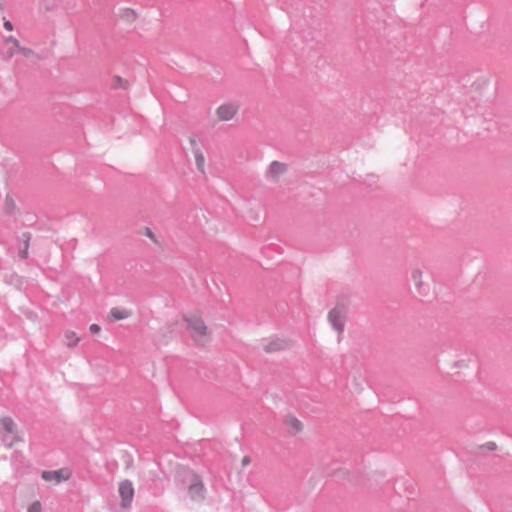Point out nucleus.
<instances>
[{
    "label": "nucleus",
    "instance_id": "nucleus-1",
    "mask_svg": "<svg viewBox=\"0 0 512 512\" xmlns=\"http://www.w3.org/2000/svg\"><path fill=\"white\" fill-rule=\"evenodd\" d=\"M182 482L186 486L191 500L200 502L205 499L206 489L201 477L192 470H184Z\"/></svg>",
    "mask_w": 512,
    "mask_h": 512
},
{
    "label": "nucleus",
    "instance_id": "nucleus-2",
    "mask_svg": "<svg viewBox=\"0 0 512 512\" xmlns=\"http://www.w3.org/2000/svg\"><path fill=\"white\" fill-rule=\"evenodd\" d=\"M1 431H3L2 441L8 448H11L15 443L22 442L23 437L17 431L16 424L10 417H3L0 419Z\"/></svg>",
    "mask_w": 512,
    "mask_h": 512
},
{
    "label": "nucleus",
    "instance_id": "nucleus-3",
    "mask_svg": "<svg viewBox=\"0 0 512 512\" xmlns=\"http://www.w3.org/2000/svg\"><path fill=\"white\" fill-rule=\"evenodd\" d=\"M185 321L192 338L197 342H201L202 338L206 335L207 332V327L203 320L199 317L192 316L185 318Z\"/></svg>",
    "mask_w": 512,
    "mask_h": 512
},
{
    "label": "nucleus",
    "instance_id": "nucleus-4",
    "mask_svg": "<svg viewBox=\"0 0 512 512\" xmlns=\"http://www.w3.org/2000/svg\"><path fill=\"white\" fill-rule=\"evenodd\" d=\"M346 310L343 305H337L328 313V321L331 326L341 334L344 331Z\"/></svg>",
    "mask_w": 512,
    "mask_h": 512
},
{
    "label": "nucleus",
    "instance_id": "nucleus-5",
    "mask_svg": "<svg viewBox=\"0 0 512 512\" xmlns=\"http://www.w3.org/2000/svg\"><path fill=\"white\" fill-rule=\"evenodd\" d=\"M118 492L121 498V507L129 508L134 497V487L130 480H123L119 484Z\"/></svg>",
    "mask_w": 512,
    "mask_h": 512
},
{
    "label": "nucleus",
    "instance_id": "nucleus-6",
    "mask_svg": "<svg viewBox=\"0 0 512 512\" xmlns=\"http://www.w3.org/2000/svg\"><path fill=\"white\" fill-rule=\"evenodd\" d=\"M238 109V105L234 103H224L217 108L216 114L220 121H229L236 115Z\"/></svg>",
    "mask_w": 512,
    "mask_h": 512
},
{
    "label": "nucleus",
    "instance_id": "nucleus-7",
    "mask_svg": "<svg viewBox=\"0 0 512 512\" xmlns=\"http://www.w3.org/2000/svg\"><path fill=\"white\" fill-rule=\"evenodd\" d=\"M287 170L286 164L279 161H272L266 171V176L277 182L281 175Z\"/></svg>",
    "mask_w": 512,
    "mask_h": 512
},
{
    "label": "nucleus",
    "instance_id": "nucleus-8",
    "mask_svg": "<svg viewBox=\"0 0 512 512\" xmlns=\"http://www.w3.org/2000/svg\"><path fill=\"white\" fill-rule=\"evenodd\" d=\"M423 272L419 268H414L411 272V279L420 295H426L428 293V285L422 281Z\"/></svg>",
    "mask_w": 512,
    "mask_h": 512
},
{
    "label": "nucleus",
    "instance_id": "nucleus-9",
    "mask_svg": "<svg viewBox=\"0 0 512 512\" xmlns=\"http://www.w3.org/2000/svg\"><path fill=\"white\" fill-rule=\"evenodd\" d=\"M41 477L45 481H55L56 483H60L69 478V473L65 472L63 469L54 471H43Z\"/></svg>",
    "mask_w": 512,
    "mask_h": 512
},
{
    "label": "nucleus",
    "instance_id": "nucleus-10",
    "mask_svg": "<svg viewBox=\"0 0 512 512\" xmlns=\"http://www.w3.org/2000/svg\"><path fill=\"white\" fill-rule=\"evenodd\" d=\"M288 343L282 339H271L264 345V350L267 353H272L285 349Z\"/></svg>",
    "mask_w": 512,
    "mask_h": 512
},
{
    "label": "nucleus",
    "instance_id": "nucleus-11",
    "mask_svg": "<svg viewBox=\"0 0 512 512\" xmlns=\"http://www.w3.org/2000/svg\"><path fill=\"white\" fill-rule=\"evenodd\" d=\"M131 315H132V312L130 310L125 309V308H120V307H113L109 312V316L114 321H119V320L129 318Z\"/></svg>",
    "mask_w": 512,
    "mask_h": 512
},
{
    "label": "nucleus",
    "instance_id": "nucleus-12",
    "mask_svg": "<svg viewBox=\"0 0 512 512\" xmlns=\"http://www.w3.org/2000/svg\"><path fill=\"white\" fill-rule=\"evenodd\" d=\"M20 239L23 241V246L19 248L18 254L21 259H26L28 257V248L31 235L28 232H24L20 236Z\"/></svg>",
    "mask_w": 512,
    "mask_h": 512
},
{
    "label": "nucleus",
    "instance_id": "nucleus-13",
    "mask_svg": "<svg viewBox=\"0 0 512 512\" xmlns=\"http://www.w3.org/2000/svg\"><path fill=\"white\" fill-rule=\"evenodd\" d=\"M195 163L197 169L204 174L205 158L202 151L199 148L194 150Z\"/></svg>",
    "mask_w": 512,
    "mask_h": 512
},
{
    "label": "nucleus",
    "instance_id": "nucleus-14",
    "mask_svg": "<svg viewBox=\"0 0 512 512\" xmlns=\"http://www.w3.org/2000/svg\"><path fill=\"white\" fill-rule=\"evenodd\" d=\"M287 424L289 425L291 432L294 434L302 430V423L293 416L287 418Z\"/></svg>",
    "mask_w": 512,
    "mask_h": 512
},
{
    "label": "nucleus",
    "instance_id": "nucleus-15",
    "mask_svg": "<svg viewBox=\"0 0 512 512\" xmlns=\"http://www.w3.org/2000/svg\"><path fill=\"white\" fill-rule=\"evenodd\" d=\"M6 42H7V43H11V44H12V47H11V48H9V50H8V52H7V56L10 58V57H12V56L14 55V53H15V49H16L17 47H19V45H20V44H19V41H18L15 37H13V36H9V37L6 39Z\"/></svg>",
    "mask_w": 512,
    "mask_h": 512
},
{
    "label": "nucleus",
    "instance_id": "nucleus-16",
    "mask_svg": "<svg viewBox=\"0 0 512 512\" xmlns=\"http://www.w3.org/2000/svg\"><path fill=\"white\" fill-rule=\"evenodd\" d=\"M65 337L67 339V346L74 347L80 341V338L76 336L74 332H66Z\"/></svg>",
    "mask_w": 512,
    "mask_h": 512
},
{
    "label": "nucleus",
    "instance_id": "nucleus-17",
    "mask_svg": "<svg viewBox=\"0 0 512 512\" xmlns=\"http://www.w3.org/2000/svg\"><path fill=\"white\" fill-rule=\"evenodd\" d=\"M123 17L126 18L128 21H132L135 19L136 15L132 9H125L123 12Z\"/></svg>",
    "mask_w": 512,
    "mask_h": 512
},
{
    "label": "nucleus",
    "instance_id": "nucleus-18",
    "mask_svg": "<svg viewBox=\"0 0 512 512\" xmlns=\"http://www.w3.org/2000/svg\"><path fill=\"white\" fill-rule=\"evenodd\" d=\"M24 459L23 454L20 451H14L12 454V462L15 463L17 461L22 462Z\"/></svg>",
    "mask_w": 512,
    "mask_h": 512
},
{
    "label": "nucleus",
    "instance_id": "nucleus-19",
    "mask_svg": "<svg viewBox=\"0 0 512 512\" xmlns=\"http://www.w3.org/2000/svg\"><path fill=\"white\" fill-rule=\"evenodd\" d=\"M15 50H17L18 52H20L21 54H23L24 56H30L33 54V51L29 48H24V47H21L19 45V47H17Z\"/></svg>",
    "mask_w": 512,
    "mask_h": 512
},
{
    "label": "nucleus",
    "instance_id": "nucleus-20",
    "mask_svg": "<svg viewBox=\"0 0 512 512\" xmlns=\"http://www.w3.org/2000/svg\"><path fill=\"white\" fill-rule=\"evenodd\" d=\"M28 512H41V504L34 502L28 509Z\"/></svg>",
    "mask_w": 512,
    "mask_h": 512
},
{
    "label": "nucleus",
    "instance_id": "nucleus-21",
    "mask_svg": "<svg viewBox=\"0 0 512 512\" xmlns=\"http://www.w3.org/2000/svg\"><path fill=\"white\" fill-rule=\"evenodd\" d=\"M144 235L149 237L154 242H156L155 235H154V233L152 232V230L150 228H148V227L144 228Z\"/></svg>",
    "mask_w": 512,
    "mask_h": 512
},
{
    "label": "nucleus",
    "instance_id": "nucleus-22",
    "mask_svg": "<svg viewBox=\"0 0 512 512\" xmlns=\"http://www.w3.org/2000/svg\"><path fill=\"white\" fill-rule=\"evenodd\" d=\"M481 448H485L489 451H494L497 448V445L495 442H487L485 443Z\"/></svg>",
    "mask_w": 512,
    "mask_h": 512
},
{
    "label": "nucleus",
    "instance_id": "nucleus-23",
    "mask_svg": "<svg viewBox=\"0 0 512 512\" xmlns=\"http://www.w3.org/2000/svg\"><path fill=\"white\" fill-rule=\"evenodd\" d=\"M101 330L100 326L97 325V324H91L90 327H89V331L91 334H97L99 333Z\"/></svg>",
    "mask_w": 512,
    "mask_h": 512
},
{
    "label": "nucleus",
    "instance_id": "nucleus-24",
    "mask_svg": "<svg viewBox=\"0 0 512 512\" xmlns=\"http://www.w3.org/2000/svg\"><path fill=\"white\" fill-rule=\"evenodd\" d=\"M250 463H251V458L249 456H244L242 458L241 464H242L243 467H246Z\"/></svg>",
    "mask_w": 512,
    "mask_h": 512
},
{
    "label": "nucleus",
    "instance_id": "nucleus-25",
    "mask_svg": "<svg viewBox=\"0 0 512 512\" xmlns=\"http://www.w3.org/2000/svg\"><path fill=\"white\" fill-rule=\"evenodd\" d=\"M4 28L7 30V31H12L13 30V25L10 21L6 20L4 22Z\"/></svg>",
    "mask_w": 512,
    "mask_h": 512
},
{
    "label": "nucleus",
    "instance_id": "nucleus-26",
    "mask_svg": "<svg viewBox=\"0 0 512 512\" xmlns=\"http://www.w3.org/2000/svg\"><path fill=\"white\" fill-rule=\"evenodd\" d=\"M189 140H190V144H191V146H192V148H193V151H194L196 148H198V147H197L196 139H195V138H193V137H190V139H189Z\"/></svg>",
    "mask_w": 512,
    "mask_h": 512
}]
</instances>
